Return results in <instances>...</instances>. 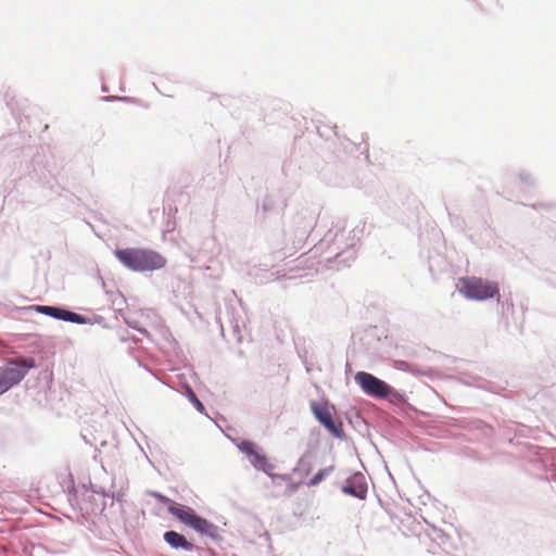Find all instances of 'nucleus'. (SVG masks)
<instances>
[{
    "label": "nucleus",
    "instance_id": "23",
    "mask_svg": "<svg viewBox=\"0 0 556 556\" xmlns=\"http://www.w3.org/2000/svg\"><path fill=\"white\" fill-rule=\"evenodd\" d=\"M518 180L527 188H533L535 186V178L527 170H520L518 173Z\"/></svg>",
    "mask_w": 556,
    "mask_h": 556
},
{
    "label": "nucleus",
    "instance_id": "10",
    "mask_svg": "<svg viewBox=\"0 0 556 556\" xmlns=\"http://www.w3.org/2000/svg\"><path fill=\"white\" fill-rule=\"evenodd\" d=\"M238 448L249 458L255 470L270 476V472L276 468V466L270 463L268 457L262 452L261 447L253 441L242 440L238 444Z\"/></svg>",
    "mask_w": 556,
    "mask_h": 556
},
{
    "label": "nucleus",
    "instance_id": "38",
    "mask_svg": "<svg viewBox=\"0 0 556 556\" xmlns=\"http://www.w3.org/2000/svg\"><path fill=\"white\" fill-rule=\"evenodd\" d=\"M328 184L337 186V187H342L343 186V184L341 181L337 180V179H334V180L329 179Z\"/></svg>",
    "mask_w": 556,
    "mask_h": 556
},
{
    "label": "nucleus",
    "instance_id": "6",
    "mask_svg": "<svg viewBox=\"0 0 556 556\" xmlns=\"http://www.w3.org/2000/svg\"><path fill=\"white\" fill-rule=\"evenodd\" d=\"M36 366V359L31 356L9 359L3 366H0V395L20 384L29 370Z\"/></svg>",
    "mask_w": 556,
    "mask_h": 556
},
{
    "label": "nucleus",
    "instance_id": "18",
    "mask_svg": "<svg viewBox=\"0 0 556 556\" xmlns=\"http://www.w3.org/2000/svg\"><path fill=\"white\" fill-rule=\"evenodd\" d=\"M309 405L313 417H333L331 410L334 406L328 401H311Z\"/></svg>",
    "mask_w": 556,
    "mask_h": 556
},
{
    "label": "nucleus",
    "instance_id": "21",
    "mask_svg": "<svg viewBox=\"0 0 556 556\" xmlns=\"http://www.w3.org/2000/svg\"><path fill=\"white\" fill-rule=\"evenodd\" d=\"M334 470V466L330 465L325 468L319 469L307 482V486H316L320 482H323L332 471Z\"/></svg>",
    "mask_w": 556,
    "mask_h": 556
},
{
    "label": "nucleus",
    "instance_id": "4",
    "mask_svg": "<svg viewBox=\"0 0 556 556\" xmlns=\"http://www.w3.org/2000/svg\"><path fill=\"white\" fill-rule=\"evenodd\" d=\"M113 254L125 268L135 273L155 271L167 264L166 257L150 248H116Z\"/></svg>",
    "mask_w": 556,
    "mask_h": 556
},
{
    "label": "nucleus",
    "instance_id": "28",
    "mask_svg": "<svg viewBox=\"0 0 556 556\" xmlns=\"http://www.w3.org/2000/svg\"><path fill=\"white\" fill-rule=\"evenodd\" d=\"M67 500H68V502L71 503L72 506H75V505L79 506L80 505L79 495H78V492L75 489L74 484L72 485V488L68 486Z\"/></svg>",
    "mask_w": 556,
    "mask_h": 556
},
{
    "label": "nucleus",
    "instance_id": "43",
    "mask_svg": "<svg viewBox=\"0 0 556 556\" xmlns=\"http://www.w3.org/2000/svg\"><path fill=\"white\" fill-rule=\"evenodd\" d=\"M100 279H101L102 286L105 287V281L103 280V278L100 277Z\"/></svg>",
    "mask_w": 556,
    "mask_h": 556
},
{
    "label": "nucleus",
    "instance_id": "14",
    "mask_svg": "<svg viewBox=\"0 0 556 556\" xmlns=\"http://www.w3.org/2000/svg\"><path fill=\"white\" fill-rule=\"evenodd\" d=\"M402 525L403 528H407L408 532L403 530L406 535H414L419 539L420 543L428 545V538L425 535L426 528L421 521L409 516L404 521H402Z\"/></svg>",
    "mask_w": 556,
    "mask_h": 556
},
{
    "label": "nucleus",
    "instance_id": "35",
    "mask_svg": "<svg viewBox=\"0 0 556 556\" xmlns=\"http://www.w3.org/2000/svg\"><path fill=\"white\" fill-rule=\"evenodd\" d=\"M121 341H123V342L131 341L134 343H137L138 339L134 336H128V337H121Z\"/></svg>",
    "mask_w": 556,
    "mask_h": 556
},
{
    "label": "nucleus",
    "instance_id": "31",
    "mask_svg": "<svg viewBox=\"0 0 556 556\" xmlns=\"http://www.w3.org/2000/svg\"><path fill=\"white\" fill-rule=\"evenodd\" d=\"M531 207L533 210H539V208H544V210H552L554 207V204L552 203H544V202H540V203H533L531 204Z\"/></svg>",
    "mask_w": 556,
    "mask_h": 556
},
{
    "label": "nucleus",
    "instance_id": "39",
    "mask_svg": "<svg viewBox=\"0 0 556 556\" xmlns=\"http://www.w3.org/2000/svg\"><path fill=\"white\" fill-rule=\"evenodd\" d=\"M331 170V166H327L325 169H324V175H326L328 172Z\"/></svg>",
    "mask_w": 556,
    "mask_h": 556
},
{
    "label": "nucleus",
    "instance_id": "11",
    "mask_svg": "<svg viewBox=\"0 0 556 556\" xmlns=\"http://www.w3.org/2000/svg\"><path fill=\"white\" fill-rule=\"evenodd\" d=\"M341 492L361 501L365 500L368 492L366 476L361 471L353 472L345 479Z\"/></svg>",
    "mask_w": 556,
    "mask_h": 556
},
{
    "label": "nucleus",
    "instance_id": "33",
    "mask_svg": "<svg viewBox=\"0 0 556 556\" xmlns=\"http://www.w3.org/2000/svg\"><path fill=\"white\" fill-rule=\"evenodd\" d=\"M104 321V317L101 315L94 314L92 318H90V323L88 325L102 324Z\"/></svg>",
    "mask_w": 556,
    "mask_h": 556
},
{
    "label": "nucleus",
    "instance_id": "24",
    "mask_svg": "<svg viewBox=\"0 0 556 556\" xmlns=\"http://www.w3.org/2000/svg\"><path fill=\"white\" fill-rule=\"evenodd\" d=\"M123 319L129 328L137 330L141 334L149 336V331L140 325L139 320L127 316H123Z\"/></svg>",
    "mask_w": 556,
    "mask_h": 556
},
{
    "label": "nucleus",
    "instance_id": "42",
    "mask_svg": "<svg viewBox=\"0 0 556 556\" xmlns=\"http://www.w3.org/2000/svg\"><path fill=\"white\" fill-rule=\"evenodd\" d=\"M354 414H355V417H356V418L362 417V416H361V414H359L357 410H355V412H354Z\"/></svg>",
    "mask_w": 556,
    "mask_h": 556
},
{
    "label": "nucleus",
    "instance_id": "5",
    "mask_svg": "<svg viewBox=\"0 0 556 556\" xmlns=\"http://www.w3.org/2000/svg\"><path fill=\"white\" fill-rule=\"evenodd\" d=\"M25 156H30L27 165V175L30 179L53 189L55 178L54 166L49 160L50 153L43 147L27 146L22 150Z\"/></svg>",
    "mask_w": 556,
    "mask_h": 556
},
{
    "label": "nucleus",
    "instance_id": "17",
    "mask_svg": "<svg viewBox=\"0 0 556 556\" xmlns=\"http://www.w3.org/2000/svg\"><path fill=\"white\" fill-rule=\"evenodd\" d=\"M181 394L189 400V402L193 405V407L197 409L199 414L203 415L204 417H210V415L206 413L204 404L197 396L195 392L188 383H185L182 386Z\"/></svg>",
    "mask_w": 556,
    "mask_h": 556
},
{
    "label": "nucleus",
    "instance_id": "25",
    "mask_svg": "<svg viewBox=\"0 0 556 556\" xmlns=\"http://www.w3.org/2000/svg\"><path fill=\"white\" fill-rule=\"evenodd\" d=\"M336 129V126L331 127V126H327V125H323V126H317V132L318 135L321 137V138H325L326 141H329L330 140V137L333 135L334 137L337 136V132L334 131Z\"/></svg>",
    "mask_w": 556,
    "mask_h": 556
},
{
    "label": "nucleus",
    "instance_id": "15",
    "mask_svg": "<svg viewBox=\"0 0 556 556\" xmlns=\"http://www.w3.org/2000/svg\"><path fill=\"white\" fill-rule=\"evenodd\" d=\"M316 456L311 448H308L299 459L296 466L293 469L294 475L299 477L308 476L314 468V460Z\"/></svg>",
    "mask_w": 556,
    "mask_h": 556
},
{
    "label": "nucleus",
    "instance_id": "45",
    "mask_svg": "<svg viewBox=\"0 0 556 556\" xmlns=\"http://www.w3.org/2000/svg\"><path fill=\"white\" fill-rule=\"evenodd\" d=\"M422 416H424L425 418H428V417H430V415H428V414H425V413H422Z\"/></svg>",
    "mask_w": 556,
    "mask_h": 556
},
{
    "label": "nucleus",
    "instance_id": "12",
    "mask_svg": "<svg viewBox=\"0 0 556 556\" xmlns=\"http://www.w3.org/2000/svg\"><path fill=\"white\" fill-rule=\"evenodd\" d=\"M287 207V200L279 193H267L261 205L257 206L256 215L265 220L270 214H280Z\"/></svg>",
    "mask_w": 556,
    "mask_h": 556
},
{
    "label": "nucleus",
    "instance_id": "29",
    "mask_svg": "<svg viewBox=\"0 0 556 556\" xmlns=\"http://www.w3.org/2000/svg\"><path fill=\"white\" fill-rule=\"evenodd\" d=\"M274 483H276L277 481H289L290 480V476L287 475V473H275L274 470L270 472V476H268Z\"/></svg>",
    "mask_w": 556,
    "mask_h": 556
},
{
    "label": "nucleus",
    "instance_id": "16",
    "mask_svg": "<svg viewBox=\"0 0 556 556\" xmlns=\"http://www.w3.org/2000/svg\"><path fill=\"white\" fill-rule=\"evenodd\" d=\"M30 309L42 314L45 316L51 317L55 320H62L64 321V315L66 306L64 305H33L30 306Z\"/></svg>",
    "mask_w": 556,
    "mask_h": 556
},
{
    "label": "nucleus",
    "instance_id": "19",
    "mask_svg": "<svg viewBox=\"0 0 556 556\" xmlns=\"http://www.w3.org/2000/svg\"><path fill=\"white\" fill-rule=\"evenodd\" d=\"M325 429L337 439H344L345 433L343 430L342 419H317Z\"/></svg>",
    "mask_w": 556,
    "mask_h": 556
},
{
    "label": "nucleus",
    "instance_id": "46",
    "mask_svg": "<svg viewBox=\"0 0 556 556\" xmlns=\"http://www.w3.org/2000/svg\"><path fill=\"white\" fill-rule=\"evenodd\" d=\"M554 388L556 389V386Z\"/></svg>",
    "mask_w": 556,
    "mask_h": 556
},
{
    "label": "nucleus",
    "instance_id": "3",
    "mask_svg": "<svg viewBox=\"0 0 556 556\" xmlns=\"http://www.w3.org/2000/svg\"><path fill=\"white\" fill-rule=\"evenodd\" d=\"M155 495L160 497L162 501H166L169 503L167 511L176 519H178L181 523L189 527L201 536L208 538L216 545L222 544V542L224 541V529H222L220 527L216 526L208 519L198 514L190 506L176 503L160 493H155Z\"/></svg>",
    "mask_w": 556,
    "mask_h": 556
},
{
    "label": "nucleus",
    "instance_id": "41",
    "mask_svg": "<svg viewBox=\"0 0 556 556\" xmlns=\"http://www.w3.org/2000/svg\"><path fill=\"white\" fill-rule=\"evenodd\" d=\"M421 520H424L422 523H424L425 528H427V523H429V522L425 519V517H421Z\"/></svg>",
    "mask_w": 556,
    "mask_h": 556
},
{
    "label": "nucleus",
    "instance_id": "40",
    "mask_svg": "<svg viewBox=\"0 0 556 556\" xmlns=\"http://www.w3.org/2000/svg\"><path fill=\"white\" fill-rule=\"evenodd\" d=\"M207 556H215V553L212 549H207Z\"/></svg>",
    "mask_w": 556,
    "mask_h": 556
},
{
    "label": "nucleus",
    "instance_id": "27",
    "mask_svg": "<svg viewBox=\"0 0 556 556\" xmlns=\"http://www.w3.org/2000/svg\"><path fill=\"white\" fill-rule=\"evenodd\" d=\"M94 493H99L101 494L104 498H110L111 500V505H113V503L115 501L117 502H121L122 501V496H123V493H121L119 491L118 492H114V491H105L104 489H101L100 491H93Z\"/></svg>",
    "mask_w": 556,
    "mask_h": 556
},
{
    "label": "nucleus",
    "instance_id": "34",
    "mask_svg": "<svg viewBox=\"0 0 556 556\" xmlns=\"http://www.w3.org/2000/svg\"><path fill=\"white\" fill-rule=\"evenodd\" d=\"M387 420L390 421V426L392 428H394L395 430H400V428L402 427L401 419L394 418V419H387Z\"/></svg>",
    "mask_w": 556,
    "mask_h": 556
},
{
    "label": "nucleus",
    "instance_id": "26",
    "mask_svg": "<svg viewBox=\"0 0 556 556\" xmlns=\"http://www.w3.org/2000/svg\"><path fill=\"white\" fill-rule=\"evenodd\" d=\"M18 138H20V136L15 135V134H11L7 137L0 138V152H3L4 150H7V147L9 144H17Z\"/></svg>",
    "mask_w": 556,
    "mask_h": 556
},
{
    "label": "nucleus",
    "instance_id": "32",
    "mask_svg": "<svg viewBox=\"0 0 556 556\" xmlns=\"http://www.w3.org/2000/svg\"><path fill=\"white\" fill-rule=\"evenodd\" d=\"M104 100H106V101L117 100V101H123V102H132V101H135V99L130 98V97H117V96L116 97H112V96L105 97Z\"/></svg>",
    "mask_w": 556,
    "mask_h": 556
},
{
    "label": "nucleus",
    "instance_id": "22",
    "mask_svg": "<svg viewBox=\"0 0 556 556\" xmlns=\"http://www.w3.org/2000/svg\"><path fill=\"white\" fill-rule=\"evenodd\" d=\"M64 321L76 324V325H88L90 323V318L85 315L73 312L66 307L65 315H64Z\"/></svg>",
    "mask_w": 556,
    "mask_h": 556
},
{
    "label": "nucleus",
    "instance_id": "1",
    "mask_svg": "<svg viewBox=\"0 0 556 556\" xmlns=\"http://www.w3.org/2000/svg\"><path fill=\"white\" fill-rule=\"evenodd\" d=\"M365 227V225L363 226ZM356 226L351 232L352 237L346 238L344 229H329L326 235L314 247L315 253L324 255V260L328 264H337L338 266H350L356 257V242L359 240L358 233L363 232Z\"/></svg>",
    "mask_w": 556,
    "mask_h": 556
},
{
    "label": "nucleus",
    "instance_id": "37",
    "mask_svg": "<svg viewBox=\"0 0 556 556\" xmlns=\"http://www.w3.org/2000/svg\"><path fill=\"white\" fill-rule=\"evenodd\" d=\"M410 367H412V366H410L409 364H407V363L403 362V363H402V366H401V367H399V368H400L401 370H405V371H410V372H413V370H412V368H410Z\"/></svg>",
    "mask_w": 556,
    "mask_h": 556
},
{
    "label": "nucleus",
    "instance_id": "2",
    "mask_svg": "<svg viewBox=\"0 0 556 556\" xmlns=\"http://www.w3.org/2000/svg\"><path fill=\"white\" fill-rule=\"evenodd\" d=\"M354 381L366 395L377 400L388 401L404 414L417 412L416 408L408 403V399L404 392L395 389L387 381L370 372L364 370L357 371L354 376Z\"/></svg>",
    "mask_w": 556,
    "mask_h": 556
},
{
    "label": "nucleus",
    "instance_id": "36",
    "mask_svg": "<svg viewBox=\"0 0 556 556\" xmlns=\"http://www.w3.org/2000/svg\"><path fill=\"white\" fill-rule=\"evenodd\" d=\"M210 420H211V421L213 422V425H214L215 427H217L219 430H222V426H220V424H219L218 421H224V422H225V421H227V419H215V418H212V419H210Z\"/></svg>",
    "mask_w": 556,
    "mask_h": 556
},
{
    "label": "nucleus",
    "instance_id": "30",
    "mask_svg": "<svg viewBox=\"0 0 556 556\" xmlns=\"http://www.w3.org/2000/svg\"><path fill=\"white\" fill-rule=\"evenodd\" d=\"M348 420L350 421L351 425H358V424L363 422L366 427H369V426H372L371 421H376L377 419L362 418V419H348Z\"/></svg>",
    "mask_w": 556,
    "mask_h": 556
},
{
    "label": "nucleus",
    "instance_id": "13",
    "mask_svg": "<svg viewBox=\"0 0 556 556\" xmlns=\"http://www.w3.org/2000/svg\"><path fill=\"white\" fill-rule=\"evenodd\" d=\"M164 542L175 551L184 552H199L200 547L194 543L190 542L185 534L179 533L175 530H167L163 533Z\"/></svg>",
    "mask_w": 556,
    "mask_h": 556
},
{
    "label": "nucleus",
    "instance_id": "8",
    "mask_svg": "<svg viewBox=\"0 0 556 556\" xmlns=\"http://www.w3.org/2000/svg\"><path fill=\"white\" fill-rule=\"evenodd\" d=\"M425 535L428 538L427 549L433 555L452 556L458 548L459 539L456 534H452L432 523H427Z\"/></svg>",
    "mask_w": 556,
    "mask_h": 556
},
{
    "label": "nucleus",
    "instance_id": "44",
    "mask_svg": "<svg viewBox=\"0 0 556 556\" xmlns=\"http://www.w3.org/2000/svg\"><path fill=\"white\" fill-rule=\"evenodd\" d=\"M119 296H121L123 302H126L125 298L121 293H119Z\"/></svg>",
    "mask_w": 556,
    "mask_h": 556
},
{
    "label": "nucleus",
    "instance_id": "7",
    "mask_svg": "<svg viewBox=\"0 0 556 556\" xmlns=\"http://www.w3.org/2000/svg\"><path fill=\"white\" fill-rule=\"evenodd\" d=\"M458 292L470 301L484 302L498 295V283L481 277H460Z\"/></svg>",
    "mask_w": 556,
    "mask_h": 556
},
{
    "label": "nucleus",
    "instance_id": "20",
    "mask_svg": "<svg viewBox=\"0 0 556 556\" xmlns=\"http://www.w3.org/2000/svg\"><path fill=\"white\" fill-rule=\"evenodd\" d=\"M497 300L498 312L503 318H508L514 314V303L510 298L504 299L500 294L495 296Z\"/></svg>",
    "mask_w": 556,
    "mask_h": 556
},
{
    "label": "nucleus",
    "instance_id": "9",
    "mask_svg": "<svg viewBox=\"0 0 556 556\" xmlns=\"http://www.w3.org/2000/svg\"><path fill=\"white\" fill-rule=\"evenodd\" d=\"M317 220L316 210L302 206L292 216L290 225L288 226L289 231L294 237V243H303L308 236Z\"/></svg>",
    "mask_w": 556,
    "mask_h": 556
}]
</instances>
